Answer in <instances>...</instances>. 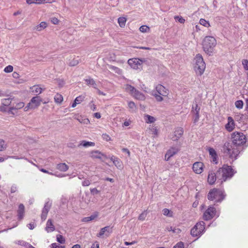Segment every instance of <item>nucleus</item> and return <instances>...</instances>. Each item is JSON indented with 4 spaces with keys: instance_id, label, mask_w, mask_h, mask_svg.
<instances>
[{
    "instance_id": "1",
    "label": "nucleus",
    "mask_w": 248,
    "mask_h": 248,
    "mask_svg": "<svg viewBox=\"0 0 248 248\" xmlns=\"http://www.w3.org/2000/svg\"><path fill=\"white\" fill-rule=\"evenodd\" d=\"M232 142H227L224 143L223 150L224 153L228 154L230 157L234 159L237 158L240 153L241 147H247L248 142L246 136L242 132L235 131L231 134Z\"/></svg>"
},
{
    "instance_id": "2",
    "label": "nucleus",
    "mask_w": 248,
    "mask_h": 248,
    "mask_svg": "<svg viewBox=\"0 0 248 248\" xmlns=\"http://www.w3.org/2000/svg\"><path fill=\"white\" fill-rule=\"evenodd\" d=\"M226 194L223 189L213 188L207 195V198L210 201H214L216 203H221L226 198Z\"/></svg>"
},
{
    "instance_id": "3",
    "label": "nucleus",
    "mask_w": 248,
    "mask_h": 248,
    "mask_svg": "<svg viewBox=\"0 0 248 248\" xmlns=\"http://www.w3.org/2000/svg\"><path fill=\"white\" fill-rule=\"evenodd\" d=\"M236 172V171L233 170L231 166L227 165H223L217 170V174L221 177V183L231 179Z\"/></svg>"
},
{
    "instance_id": "4",
    "label": "nucleus",
    "mask_w": 248,
    "mask_h": 248,
    "mask_svg": "<svg viewBox=\"0 0 248 248\" xmlns=\"http://www.w3.org/2000/svg\"><path fill=\"white\" fill-rule=\"evenodd\" d=\"M217 45L216 39L213 36H206L202 43V47L204 51L208 55L213 54L214 47Z\"/></svg>"
},
{
    "instance_id": "5",
    "label": "nucleus",
    "mask_w": 248,
    "mask_h": 248,
    "mask_svg": "<svg viewBox=\"0 0 248 248\" xmlns=\"http://www.w3.org/2000/svg\"><path fill=\"white\" fill-rule=\"evenodd\" d=\"M194 61V70L197 75L201 76L203 74L205 70L206 66L205 63L203 61L202 56L200 54L196 55Z\"/></svg>"
},
{
    "instance_id": "6",
    "label": "nucleus",
    "mask_w": 248,
    "mask_h": 248,
    "mask_svg": "<svg viewBox=\"0 0 248 248\" xmlns=\"http://www.w3.org/2000/svg\"><path fill=\"white\" fill-rule=\"evenodd\" d=\"M168 93V90L163 85L158 84L156 86L155 90L153 91L152 94L157 101L161 102L163 99L162 96H166Z\"/></svg>"
},
{
    "instance_id": "7",
    "label": "nucleus",
    "mask_w": 248,
    "mask_h": 248,
    "mask_svg": "<svg viewBox=\"0 0 248 248\" xmlns=\"http://www.w3.org/2000/svg\"><path fill=\"white\" fill-rule=\"evenodd\" d=\"M205 224L203 221L197 222L191 230V234L194 237H200L205 232Z\"/></svg>"
},
{
    "instance_id": "8",
    "label": "nucleus",
    "mask_w": 248,
    "mask_h": 248,
    "mask_svg": "<svg viewBox=\"0 0 248 248\" xmlns=\"http://www.w3.org/2000/svg\"><path fill=\"white\" fill-rule=\"evenodd\" d=\"M216 216V217L219 216V214L217 213L216 208L213 205L209 206L204 212L203 218L205 220H209Z\"/></svg>"
},
{
    "instance_id": "9",
    "label": "nucleus",
    "mask_w": 248,
    "mask_h": 248,
    "mask_svg": "<svg viewBox=\"0 0 248 248\" xmlns=\"http://www.w3.org/2000/svg\"><path fill=\"white\" fill-rule=\"evenodd\" d=\"M217 179L218 181H221L220 176L218 175L217 171L216 173L213 171H210L209 172L207 181L210 185H213L215 183Z\"/></svg>"
},
{
    "instance_id": "10",
    "label": "nucleus",
    "mask_w": 248,
    "mask_h": 248,
    "mask_svg": "<svg viewBox=\"0 0 248 248\" xmlns=\"http://www.w3.org/2000/svg\"><path fill=\"white\" fill-rule=\"evenodd\" d=\"M234 120L231 116L227 117V123L225 125V129L229 132H232L235 128Z\"/></svg>"
},
{
    "instance_id": "11",
    "label": "nucleus",
    "mask_w": 248,
    "mask_h": 248,
    "mask_svg": "<svg viewBox=\"0 0 248 248\" xmlns=\"http://www.w3.org/2000/svg\"><path fill=\"white\" fill-rule=\"evenodd\" d=\"M51 205L52 202L49 200L46 202L41 214V219L43 221H44L46 219Z\"/></svg>"
},
{
    "instance_id": "12",
    "label": "nucleus",
    "mask_w": 248,
    "mask_h": 248,
    "mask_svg": "<svg viewBox=\"0 0 248 248\" xmlns=\"http://www.w3.org/2000/svg\"><path fill=\"white\" fill-rule=\"evenodd\" d=\"M128 63L134 69H140L141 67V61L137 58L129 59Z\"/></svg>"
},
{
    "instance_id": "13",
    "label": "nucleus",
    "mask_w": 248,
    "mask_h": 248,
    "mask_svg": "<svg viewBox=\"0 0 248 248\" xmlns=\"http://www.w3.org/2000/svg\"><path fill=\"white\" fill-rule=\"evenodd\" d=\"M240 124H247L248 123V117L239 113H235L233 119Z\"/></svg>"
},
{
    "instance_id": "14",
    "label": "nucleus",
    "mask_w": 248,
    "mask_h": 248,
    "mask_svg": "<svg viewBox=\"0 0 248 248\" xmlns=\"http://www.w3.org/2000/svg\"><path fill=\"white\" fill-rule=\"evenodd\" d=\"M42 99L40 96H36L31 98V101L29 102V106H31V109L35 108L38 107L41 104Z\"/></svg>"
},
{
    "instance_id": "15",
    "label": "nucleus",
    "mask_w": 248,
    "mask_h": 248,
    "mask_svg": "<svg viewBox=\"0 0 248 248\" xmlns=\"http://www.w3.org/2000/svg\"><path fill=\"white\" fill-rule=\"evenodd\" d=\"M183 133V128L181 127H177L175 129V131H174V134L171 137V139L173 141H177L181 137Z\"/></svg>"
},
{
    "instance_id": "16",
    "label": "nucleus",
    "mask_w": 248,
    "mask_h": 248,
    "mask_svg": "<svg viewBox=\"0 0 248 248\" xmlns=\"http://www.w3.org/2000/svg\"><path fill=\"white\" fill-rule=\"evenodd\" d=\"M208 151L211 159V162L215 164H217L218 163V157L215 150L213 148L209 147L208 149Z\"/></svg>"
},
{
    "instance_id": "17",
    "label": "nucleus",
    "mask_w": 248,
    "mask_h": 248,
    "mask_svg": "<svg viewBox=\"0 0 248 248\" xmlns=\"http://www.w3.org/2000/svg\"><path fill=\"white\" fill-rule=\"evenodd\" d=\"M204 165L201 162H196L193 165V170L197 174H201L203 171Z\"/></svg>"
},
{
    "instance_id": "18",
    "label": "nucleus",
    "mask_w": 248,
    "mask_h": 248,
    "mask_svg": "<svg viewBox=\"0 0 248 248\" xmlns=\"http://www.w3.org/2000/svg\"><path fill=\"white\" fill-rule=\"evenodd\" d=\"M178 149L176 147H171L169 149L165 154V160L168 161L170 158L178 152Z\"/></svg>"
},
{
    "instance_id": "19",
    "label": "nucleus",
    "mask_w": 248,
    "mask_h": 248,
    "mask_svg": "<svg viewBox=\"0 0 248 248\" xmlns=\"http://www.w3.org/2000/svg\"><path fill=\"white\" fill-rule=\"evenodd\" d=\"M90 156L93 159H101L102 157H106V155L98 150H94L90 152Z\"/></svg>"
},
{
    "instance_id": "20",
    "label": "nucleus",
    "mask_w": 248,
    "mask_h": 248,
    "mask_svg": "<svg viewBox=\"0 0 248 248\" xmlns=\"http://www.w3.org/2000/svg\"><path fill=\"white\" fill-rule=\"evenodd\" d=\"M55 229V226L52 222V220L50 219H48L46 222L45 230L47 232L49 233L53 232Z\"/></svg>"
},
{
    "instance_id": "21",
    "label": "nucleus",
    "mask_w": 248,
    "mask_h": 248,
    "mask_svg": "<svg viewBox=\"0 0 248 248\" xmlns=\"http://www.w3.org/2000/svg\"><path fill=\"white\" fill-rule=\"evenodd\" d=\"M12 99H13L11 98L2 99L1 100V104L3 106L0 107V110L3 111H6L5 107H7L10 105Z\"/></svg>"
},
{
    "instance_id": "22",
    "label": "nucleus",
    "mask_w": 248,
    "mask_h": 248,
    "mask_svg": "<svg viewBox=\"0 0 248 248\" xmlns=\"http://www.w3.org/2000/svg\"><path fill=\"white\" fill-rule=\"evenodd\" d=\"M24 206L23 204H20L17 210V216L19 220L23 219L24 215Z\"/></svg>"
},
{
    "instance_id": "23",
    "label": "nucleus",
    "mask_w": 248,
    "mask_h": 248,
    "mask_svg": "<svg viewBox=\"0 0 248 248\" xmlns=\"http://www.w3.org/2000/svg\"><path fill=\"white\" fill-rule=\"evenodd\" d=\"M134 98L137 99L143 100L145 99L144 95L135 89V91H134L133 93L132 94Z\"/></svg>"
},
{
    "instance_id": "24",
    "label": "nucleus",
    "mask_w": 248,
    "mask_h": 248,
    "mask_svg": "<svg viewBox=\"0 0 248 248\" xmlns=\"http://www.w3.org/2000/svg\"><path fill=\"white\" fill-rule=\"evenodd\" d=\"M24 106V103L22 102L16 103L15 106L10 107L8 110V112L14 114L13 112V110L23 108Z\"/></svg>"
},
{
    "instance_id": "25",
    "label": "nucleus",
    "mask_w": 248,
    "mask_h": 248,
    "mask_svg": "<svg viewBox=\"0 0 248 248\" xmlns=\"http://www.w3.org/2000/svg\"><path fill=\"white\" fill-rule=\"evenodd\" d=\"M106 232L111 233L112 232L111 228H110L109 226H106L101 229L99 232L97 233V236L100 237L103 235Z\"/></svg>"
},
{
    "instance_id": "26",
    "label": "nucleus",
    "mask_w": 248,
    "mask_h": 248,
    "mask_svg": "<svg viewBox=\"0 0 248 248\" xmlns=\"http://www.w3.org/2000/svg\"><path fill=\"white\" fill-rule=\"evenodd\" d=\"M144 119L147 124L153 123L155 121V118L148 114L144 115Z\"/></svg>"
},
{
    "instance_id": "27",
    "label": "nucleus",
    "mask_w": 248,
    "mask_h": 248,
    "mask_svg": "<svg viewBox=\"0 0 248 248\" xmlns=\"http://www.w3.org/2000/svg\"><path fill=\"white\" fill-rule=\"evenodd\" d=\"M16 244H18V245L24 246L26 248H35L29 243L23 240H18L16 242Z\"/></svg>"
},
{
    "instance_id": "28",
    "label": "nucleus",
    "mask_w": 248,
    "mask_h": 248,
    "mask_svg": "<svg viewBox=\"0 0 248 248\" xmlns=\"http://www.w3.org/2000/svg\"><path fill=\"white\" fill-rule=\"evenodd\" d=\"M166 229L169 232H172L174 233L178 234L181 232V230L177 227L172 226H168Z\"/></svg>"
},
{
    "instance_id": "29",
    "label": "nucleus",
    "mask_w": 248,
    "mask_h": 248,
    "mask_svg": "<svg viewBox=\"0 0 248 248\" xmlns=\"http://www.w3.org/2000/svg\"><path fill=\"white\" fill-rule=\"evenodd\" d=\"M68 168V166L65 163H60L57 165V169L61 171H66Z\"/></svg>"
},
{
    "instance_id": "30",
    "label": "nucleus",
    "mask_w": 248,
    "mask_h": 248,
    "mask_svg": "<svg viewBox=\"0 0 248 248\" xmlns=\"http://www.w3.org/2000/svg\"><path fill=\"white\" fill-rule=\"evenodd\" d=\"M82 146L84 147H88L89 146H95V143L91 141H88L86 140H82L80 142L79 145Z\"/></svg>"
},
{
    "instance_id": "31",
    "label": "nucleus",
    "mask_w": 248,
    "mask_h": 248,
    "mask_svg": "<svg viewBox=\"0 0 248 248\" xmlns=\"http://www.w3.org/2000/svg\"><path fill=\"white\" fill-rule=\"evenodd\" d=\"M98 214L97 213L93 214L90 217H85L82 218V221L84 222H88L89 221L94 220L97 217Z\"/></svg>"
},
{
    "instance_id": "32",
    "label": "nucleus",
    "mask_w": 248,
    "mask_h": 248,
    "mask_svg": "<svg viewBox=\"0 0 248 248\" xmlns=\"http://www.w3.org/2000/svg\"><path fill=\"white\" fill-rule=\"evenodd\" d=\"M76 119L80 123L88 124L90 123V121L88 118H84L81 116H78Z\"/></svg>"
},
{
    "instance_id": "33",
    "label": "nucleus",
    "mask_w": 248,
    "mask_h": 248,
    "mask_svg": "<svg viewBox=\"0 0 248 248\" xmlns=\"http://www.w3.org/2000/svg\"><path fill=\"white\" fill-rule=\"evenodd\" d=\"M47 27V24L45 22H42L40 23L39 25L36 26L34 29L38 31H40L45 29Z\"/></svg>"
},
{
    "instance_id": "34",
    "label": "nucleus",
    "mask_w": 248,
    "mask_h": 248,
    "mask_svg": "<svg viewBox=\"0 0 248 248\" xmlns=\"http://www.w3.org/2000/svg\"><path fill=\"white\" fill-rule=\"evenodd\" d=\"M87 84L92 86L94 88H97V84L93 79L89 78L85 79Z\"/></svg>"
},
{
    "instance_id": "35",
    "label": "nucleus",
    "mask_w": 248,
    "mask_h": 248,
    "mask_svg": "<svg viewBox=\"0 0 248 248\" xmlns=\"http://www.w3.org/2000/svg\"><path fill=\"white\" fill-rule=\"evenodd\" d=\"M124 89L126 92L129 93L131 95L133 93L134 91H135V88L129 84H126L124 86Z\"/></svg>"
},
{
    "instance_id": "36",
    "label": "nucleus",
    "mask_w": 248,
    "mask_h": 248,
    "mask_svg": "<svg viewBox=\"0 0 248 248\" xmlns=\"http://www.w3.org/2000/svg\"><path fill=\"white\" fill-rule=\"evenodd\" d=\"M31 91L33 93H35L40 94L42 92V89L38 85L33 86L31 88Z\"/></svg>"
},
{
    "instance_id": "37",
    "label": "nucleus",
    "mask_w": 248,
    "mask_h": 248,
    "mask_svg": "<svg viewBox=\"0 0 248 248\" xmlns=\"http://www.w3.org/2000/svg\"><path fill=\"white\" fill-rule=\"evenodd\" d=\"M126 21V19L124 17H121L118 19V22L119 26L122 28L125 26Z\"/></svg>"
},
{
    "instance_id": "38",
    "label": "nucleus",
    "mask_w": 248,
    "mask_h": 248,
    "mask_svg": "<svg viewBox=\"0 0 248 248\" xmlns=\"http://www.w3.org/2000/svg\"><path fill=\"white\" fill-rule=\"evenodd\" d=\"M114 165L118 169H121L122 167V163L121 160L118 157L113 161Z\"/></svg>"
},
{
    "instance_id": "39",
    "label": "nucleus",
    "mask_w": 248,
    "mask_h": 248,
    "mask_svg": "<svg viewBox=\"0 0 248 248\" xmlns=\"http://www.w3.org/2000/svg\"><path fill=\"white\" fill-rule=\"evenodd\" d=\"M54 100L55 102L57 103H61L63 101V97L61 94H57L54 96Z\"/></svg>"
},
{
    "instance_id": "40",
    "label": "nucleus",
    "mask_w": 248,
    "mask_h": 248,
    "mask_svg": "<svg viewBox=\"0 0 248 248\" xmlns=\"http://www.w3.org/2000/svg\"><path fill=\"white\" fill-rule=\"evenodd\" d=\"M162 213L164 215L168 216L169 217H171L173 215L172 212L167 208L164 209L162 210Z\"/></svg>"
},
{
    "instance_id": "41",
    "label": "nucleus",
    "mask_w": 248,
    "mask_h": 248,
    "mask_svg": "<svg viewBox=\"0 0 248 248\" xmlns=\"http://www.w3.org/2000/svg\"><path fill=\"white\" fill-rule=\"evenodd\" d=\"M128 108L131 109V111H134L136 109V106L135 103L133 101H129L128 103Z\"/></svg>"
},
{
    "instance_id": "42",
    "label": "nucleus",
    "mask_w": 248,
    "mask_h": 248,
    "mask_svg": "<svg viewBox=\"0 0 248 248\" xmlns=\"http://www.w3.org/2000/svg\"><path fill=\"white\" fill-rule=\"evenodd\" d=\"M35 4H41L46 3H52L54 1V0H35Z\"/></svg>"
},
{
    "instance_id": "43",
    "label": "nucleus",
    "mask_w": 248,
    "mask_h": 248,
    "mask_svg": "<svg viewBox=\"0 0 248 248\" xmlns=\"http://www.w3.org/2000/svg\"><path fill=\"white\" fill-rule=\"evenodd\" d=\"M243 102L242 100H237L235 102V107L238 109H241L243 107Z\"/></svg>"
},
{
    "instance_id": "44",
    "label": "nucleus",
    "mask_w": 248,
    "mask_h": 248,
    "mask_svg": "<svg viewBox=\"0 0 248 248\" xmlns=\"http://www.w3.org/2000/svg\"><path fill=\"white\" fill-rule=\"evenodd\" d=\"M200 24L205 27H209L210 26V23L208 21L202 18H201L200 20Z\"/></svg>"
},
{
    "instance_id": "45",
    "label": "nucleus",
    "mask_w": 248,
    "mask_h": 248,
    "mask_svg": "<svg viewBox=\"0 0 248 248\" xmlns=\"http://www.w3.org/2000/svg\"><path fill=\"white\" fill-rule=\"evenodd\" d=\"M140 31L142 32H147L150 31V28L146 25H142L140 27Z\"/></svg>"
},
{
    "instance_id": "46",
    "label": "nucleus",
    "mask_w": 248,
    "mask_h": 248,
    "mask_svg": "<svg viewBox=\"0 0 248 248\" xmlns=\"http://www.w3.org/2000/svg\"><path fill=\"white\" fill-rule=\"evenodd\" d=\"M57 241L61 244H64L65 242L63 236L60 234L57 235Z\"/></svg>"
},
{
    "instance_id": "47",
    "label": "nucleus",
    "mask_w": 248,
    "mask_h": 248,
    "mask_svg": "<svg viewBox=\"0 0 248 248\" xmlns=\"http://www.w3.org/2000/svg\"><path fill=\"white\" fill-rule=\"evenodd\" d=\"M85 96L82 95H79L76 98L75 101L77 102V104H80L84 99Z\"/></svg>"
},
{
    "instance_id": "48",
    "label": "nucleus",
    "mask_w": 248,
    "mask_h": 248,
    "mask_svg": "<svg viewBox=\"0 0 248 248\" xmlns=\"http://www.w3.org/2000/svg\"><path fill=\"white\" fill-rule=\"evenodd\" d=\"M147 216V211H144L139 216L138 219L140 220L143 221L145 219Z\"/></svg>"
},
{
    "instance_id": "49",
    "label": "nucleus",
    "mask_w": 248,
    "mask_h": 248,
    "mask_svg": "<svg viewBox=\"0 0 248 248\" xmlns=\"http://www.w3.org/2000/svg\"><path fill=\"white\" fill-rule=\"evenodd\" d=\"M6 148V145L5 143V141L0 139V151L4 150Z\"/></svg>"
},
{
    "instance_id": "50",
    "label": "nucleus",
    "mask_w": 248,
    "mask_h": 248,
    "mask_svg": "<svg viewBox=\"0 0 248 248\" xmlns=\"http://www.w3.org/2000/svg\"><path fill=\"white\" fill-rule=\"evenodd\" d=\"M13 70V67L12 65H8L4 69V71L5 73H10Z\"/></svg>"
},
{
    "instance_id": "51",
    "label": "nucleus",
    "mask_w": 248,
    "mask_h": 248,
    "mask_svg": "<svg viewBox=\"0 0 248 248\" xmlns=\"http://www.w3.org/2000/svg\"><path fill=\"white\" fill-rule=\"evenodd\" d=\"M102 138L107 141H111L112 140L110 136L107 134H103L102 135Z\"/></svg>"
},
{
    "instance_id": "52",
    "label": "nucleus",
    "mask_w": 248,
    "mask_h": 248,
    "mask_svg": "<svg viewBox=\"0 0 248 248\" xmlns=\"http://www.w3.org/2000/svg\"><path fill=\"white\" fill-rule=\"evenodd\" d=\"M51 248H65V247L63 246H61L60 244H58L56 243H52L51 245Z\"/></svg>"
},
{
    "instance_id": "53",
    "label": "nucleus",
    "mask_w": 248,
    "mask_h": 248,
    "mask_svg": "<svg viewBox=\"0 0 248 248\" xmlns=\"http://www.w3.org/2000/svg\"><path fill=\"white\" fill-rule=\"evenodd\" d=\"M109 5L112 6H115L118 4V0H108Z\"/></svg>"
},
{
    "instance_id": "54",
    "label": "nucleus",
    "mask_w": 248,
    "mask_h": 248,
    "mask_svg": "<svg viewBox=\"0 0 248 248\" xmlns=\"http://www.w3.org/2000/svg\"><path fill=\"white\" fill-rule=\"evenodd\" d=\"M200 109L197 104H195V106L193 105L192 107V111H193L194 113H197V111L198 113H199Z\"/></svg>"
},
{
    "instance_id": "55",
    "label": "nucleus",
    "mask_w": 248,
    "mask_h": 248,
    "mask_svg": "<svg viewBox=\"0 0 248 248\" xmlns=\"http://www.w3.org/2000/svg\"><path fill=\"white\" fill-rule=\"evenodd\" d=\"M173 248H184V243L182 242H179L177 243Z\"/></svg>"
},
{
    "instance_id": "56",
    "label": "nucleus",
    "mask_w": 248,
    "mask_h": 248,
    "mask_svg": "<svg viewBox=\"0 0 248 248\" xmlns=\"http://www.w3.org/2000/svg\"><path fill=\"white\" fill-rule=\"evenodd\" d=\"M174 18L180 23H184L185 21V20L182 16H176Z\"/></svg>"
},
{
    "instance_id": "57",
    "label": "nucleus",
    "mask_w": 248,
    "mask_h": 248,
    "mask_svg": "<svg viewBox=\"0 0 248 248\" xmlns=\"http://www.w3.org/2000/svg\"><path fill=\"white\" fill-rule=\"evenodd\" d=\"M91 184V182L88 179H85L84 181H83L82 183V185L83 186H89Z\"/></svg>"
},
{
    "instance_id": "58",
    "label": "nucleus",
    "mask_w": 248,
    "mask_h": 248,
    "mask_svg": "<svg viewBox=\"0 0 248 248\" xmlns=\"http://www.w3.org/2000/svg\"><path fill=\"white\" fill-rule=\"evenodd\" d=\"M242 64L244 69L246 70H248V61L247 60H244L242 62Z\"/></svg>"
},
{
    "instance_id": "59",
    "label": "nucleus",
    "mask_w": 248,
    "mask_h": 248,
    "mask_svg": "<svg viewBox=\"0 0 248 248\" xmlns=\"http://www.w3.org/2000/svg\"><path fill=\"white\" fill-rule=\"evenodd\" d=\"M17 190V187L16 185H13L11 187V193H13L16 191Z\"/></svg>"
},
{
    "instance_id": "60",
    "label": "nucleus",
    "mask_w": 248,
    "mask_h": 248,
    "mask_svg": "<svg viewBox=\"0 0 248 248\" xmlns=\"http://www.w3.org/2000/svg\"><path fill=\"white\" fill-rule=\"evenodd\" d=\"M78 60H73L72 61L70 62L69 64L70 66H73L78 64Z\"/></svg>"
},
{
    "instance_id": "61",
    "label": "nucleus",
    "mask_w": 248,
    "mask_h": 248,
    "mask_svg": "<svg viewBox=\"0 0 248 248\" xmlns=\"http://www.w3.org/2000/svg\"><path fill=\"white\" fill-rule=\"evenodd\" d=\"M122 151L123 153H125L127 154V155L128 157H129L130 156V152L129 151V150L127 149V148H123L122 149Z\"/></svg>"
},
{
    "instance_id": "62",
    "label": "nucleus",
    "mask_w": 248,
    "mask_h": 248,
    "mask_svg": "<svg viewBox=\"0 0 248 248\" xmlns=\"http://www.w3.org/2000/svg\"><path fill=\"white\" fill-rule=\"evenodd\" d=\"M27 226L30 230H33L35 227L36 225L34 223H30L27 225Z\"/></svg>"
},
{
    "instance_id": "63",
    "label": "nucleus",
    "mask_w": 248,
    "mask_h": 248,
    "mask_svg": "<svg viewBox=\"0 0 248 248\" xmlns=\"http://www.w3.org/2000/svg\"><path fill=\"white\" fill-rule=\"evenodd\" d=\"M91 192L93 194H96L99 193V191L96 188H93L90 189Z\"/></svg>"
},
{
    "instance_id": "64",
    "label": "nucleus",
    "mask_w": 248,
    "mask_h": 248,
    "mask_svg": "<svg viewBox=\"0 0 248 248\" xmlns=\"http://www.w3.org/2000/svg\"><path fill=\"white\" fill-rule=\"evenodd\" d=\"M51 21L53 24L55 25L59 23V20L56 17L52 18Z\"/></svg>"
}]
</instances>
